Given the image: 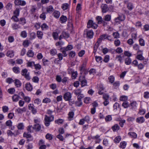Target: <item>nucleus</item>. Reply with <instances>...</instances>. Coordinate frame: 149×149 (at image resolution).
Here are the masks:
<instances>
[{
    "instance_id": "obj_1",
    "label": "nucleus",
    "mask_w": 149,
    "mask_h": 149,
    "mask_svg": "<svg viewBox=\"0 0 149 149\" xmlns=\"http://www.w3.org/2000/svg\"><path fill=\"white\" fill-rule=\"evenodd\" d=\"M97 27V24L93 22V20H89L87 24V27L88 28H92L94 29H96Z\"/></svg>"
},
{
    "instance_id": "obj_2",
    "label": "nucleus",
    "mask_w": 149,
    "mask_h": 149,
    "mask_svg": "<svg viewBox=\"0 0 149 149\" xmlns=\"http://www.w3.org/2000/svg\"><path fill=\"white\" fill-rule=\"evenodd\" d=\"M72 97V94L70 92H68L65 93L63 96L64 100L66 101L71 100Z\"/></svg>"
},
{
    "instance_id": "obj_3",
    "label": "nucleus",
    "mask_w": 149,
    "mask_h": 149,
    "mask_svg": "<svg viewBox=\"0 0 149 149\" xmlns=\"http://www.w3.org/2000/svg\"><path fill=\"white\" fill-rule=\"evenodd\" d=\"M125 16L123 15H119L118 17L115 19V21L116 23L119 22L120 21H123L125 19Z\"/></svg>"
},
{
    "instance_id": "obj_4",
    "label": "nucleus",
    "mask_w": 149,
    "mask_h": 149,
    "mask_svg": "<svg viewBox=\"0 0 149 149\" xmlns=\"http://www.w3.org/2000/svg\"><path fill=\"white\" fill-rule=\"evenodd\" d=\"M29 109L30 110L33 114H35L37 112V109L34 107L33 104H30L28 105Z\"/></svg>"
},
{
    "instance_id": "obj_5",
    "label": "nucleus",
    "mask_w": 149,
    "mask_h": 149,
    "mask_svg": "<svg viewBox=\"0 0 149 149\" xmlns=\"http://www.w3.org/2000/svg\"><path fill=\"white\" fill-rule=\"evenodd\" d=\"M77 96V100L78 101V102H76V103L77 106H80L82 104L81 100L82 98L84 97V95L83 94H82Z\"/></svg>"
},
{
    "instance_id": "obj_6",
    "label": "nucleus",
    "mask_w": 149,
    "mask_h": 149,
    "mask_svg": "<svg viewBox=\"0 0 149 149\" xmlns=\"http://www.w3.org/2000/svg\"><path fill=\"white\" fill-rule=\"evenodd\" d=\"M54 120V117L53 115H45V121H53Z\"/></svg>"
},
{
    "instance_id": "obj_7",
    "label": "nucleus",
    "mask_w": 149,
    "mask_h": 149,
    "mask_svg": "<svg viewBox=\"0 0 149 149\" xmlns=\"http://www.w3.org/2000/svg\"><path fill=\"white\" fill-rule=\"evenodd\" d=\"M93 35L94 33L92 30H88L87 31V37L89 38H92L93 37Z\"/></svg>"
},
{
    "instance_id": "obj_8",
    "label": "nucleus",
    "mask_w": 149,
    "mask_h": 149,
    "mask_svg": "<svg viewBox=\"0 0 149 149\" xmlns=\"http://www.w3.org/2000/svg\"><path fill=\"white\" fill-rule=\"evenodd\" d=\"M125 3L127 4V8L129 10H131L133 9L134 7L132 3L126 1H125Z\"/></svg>"
},
{
    "instance_id": "obj_9",
    "label": "nucleus",
    "mask_w": 149,
    "mask_h": 149,
    "mask_svg": "<svg viewBox=\"0 0 149 149\" xmlns=\"http://www.w3.org/2000/svg\"><path fill=\"white\" fill-rule=\"evenodd\" d=\"M26 108L25 107L22 109L20 108H18L16 109L15 111L19 113L22 114L23 112L26 111Z\"/></svg>"
},
{
    "instance_id": "obj_10",
    "label": "nucleus",
    "mask_w": 149,
    "mask_h": 149,
    "mask_svg": "<svg viewBox=\"0 0 149 149\" xmlns=\"http://www.w3.org/2000/svg\"><path fill=\"white\" fill-rule=\"evenodd\" d=\"M102 12L103 13H105L109 9L107 5L106 4H104L101 6Z\"/></svg>"
},
{
    "instance_id": "obj_11",
    "label": "nucleus",
    "mask_w": 149,
    "mask_h": 149,
    "mask_svg": "<svg viewBox=\"0 0 149 149\" xmlns=\"http://www.w3.org/2000/svg\"><path fill=\"white\" fill-rule=\"evenodd\" d=\"M25 88L26 90L29 91H31L33 89L32 86L29 83H27L26 84Z\"/></svg>"
},
{
    "instance_id": "obj_12",
    "label": "nucleus",
    "mask_w": 149,
    "mask_h": 149,
    "mask_svg": "<svg viewBox=\"0 0 149 149\" xmlns=\"http://www.w3.org/2000/svg\"><path fill=\"white\" fill-rule=\"evenodd\" d=\"M96 21L97 22V23L98 24H102L103 20L101 16H97L95 18Z\"/></svg>"
},
{
    "instance_id": "obj_13",
    "label": "nucleus",
    "mask_w": 149,
    "mask_h": 149,
    "mask_svg": "<svg viewBox=\"0 0 149 149\" xmlns=\"http://www.w3.org/2000/svg\"><path fill=\"white\" fill-rule=\"evenodd\" d=\"M20 98V96L17 94H14L12 97L13 101L15 102L18 101Z\"/></svg>"
},
{
    "instance_id": "obj_14",
    "label": "nucleus",
    "mask_w": 149,
    "mask_h": 149,
    "mask_svg": "<svg viewBox=\"0 0 149 149\" xmlns=\"http://www.w3.org/2000/svg\"><path fill=\"white\" fill-rule=\"evenodd\" d=\"M37 36L38 38L39 39H42V38L43 33L41 31H37Z\"/></svg>"
},
{
    "instance_id": "obj_15",
    "label": "nucleus",
    "mask_w": 149,
    "mask_h": 149,
    "mask_svg": "<svg viewBox=\"0 0 149 149\" xmlns=\"http://www.w3.org/2000/svg\"><path fill=\"white\" fill-rule=\"evenodd\" d=\"M67 18L66 16L62 15L60 18V21L61 23H63L65 22L67 20Z\"/></svg>"
},
{
    "instance_id": "obj_16",
    "label": "nucleus",
    "mask_w": 149,
    "mask_h": 149,
    "mask_svg": "<svg viewBox=\"0 0 149 149\" xmlns=\"http://www.w3.org/2000/svg\"><path fill=\"white\" fill-rule=\"evenodd\" d=\"M128 135L131 138L134 139L136 138L137 137V134L134 132H129Z\"/></svg>"
},
{
    "instance_id": "obj_17",
    "label": "nucleus",
    "mask_w": 149,
    "mask_h": 149,
    "mask_svg": "<svg viewBox=\"0 0 149 149\" xmlns=\"http://www.w3.org/2000/svg\"><path fill=\"white\" fill-rule=\"evenodd\" d=\"M81 81V85L82 87H83L85 86H87V81L86 79L84 78L82 79Z\"/></svg>"
},
{
    "instance_id": "obj_18",
    "label": "nucleus",
    "mask_w": 149,
    "mask_h": 149,
    "mask_svg": "<svg viewBox=\"0 0 149 149\" xmlns=\"http://www.w3.org/2000/svg\"><path fill=\"white\" fill-rule=\"evenodd\" d=\"M60 15V12L57 10H55L53 13V15L54 17L56 18H58L59 17Z\"/></svg>"
},
{
    "instance_id": "obj_19",
    "label": "nucleus",
    "mask_w": 149,
    "mask_h": 149,
    "mask_svg": "<svg viewBox=\"0 0 149 149\" xmlns=\"http://www.w3.org/2000/svg\"><path fill=\"white\" fill-rule=\"evenodd\" d=\"M74 115V113L72 111L70 112L68 114V119L69 120H73V117Z\"/></svg>"
},
{
    "instance_id": "obj_20",
    "label": "nucleus",
    "mask_w": 149,
    "mask_h": 149,
    "mask_svg": "<svg viewBox=\"0 0 149 149\" xmlns=\"http://www.w3.org/2000/svg\"><path fill=\"white\" fill-rule=\"evenodd\" d=\"M54 9L52 6H50L46 8V11L47 13H50L53 11Z\"/></svg>"
},
{
    "instance_id": "obj_21",
    "label": "nucleus",
    "mask_w": 149,
    "mask_h": 149,
    "mask_svg": "<svg viewBox=\"0 0 149 149\" xmlns=\"http://www.w3.org/2000/svg\"><path fill=\"white\" fill-rule=\"evenodd\" d=\"M6 55L7 56H9L10 58L13 57L14 56L13 51V50L8 51Z\"/></svg>"
},
{
    "instance_id": "obj_22",
    "label": "nucleus",
    "mask_w": 149,
    "mask_h": 149,
    "mask_svg": "<svg viewBox=\"0 0 149 149\" xmlns=\"http://www.w3.org/2000/svg\"><path fill=\"white\" fill-rule=\"evenodd\" d=\"M13 72L16 74H19L20 73V69L18 67H14L12 69Z\"/></svg>"
},
{
    "instance_id": "obj_23",
    "label": "nucleus",
    "mask_w": 149,
    "mask_h": 149,
    "mask_svg": "<svg viewBox=\"0 0 149 149\" xmlns=\"http://www.w3.org/2000/svg\"><path fill=\"white\" fill-rule=\"evenodd\" d=\"M41 27L43 31L49 29V26L46 24L44 23L41 26Z\"/></svg>"
},
{
    "instance_id": "obj_24",
    "label": "nucleus",
    "mask_w": 149,
    "mask_h": 149,
    "mask_svg": "<svg viewBox=\"0 0 149 149\" xmlns=\"http://www.w3.org/2000/svg\"><path fill=\"white\" fill-rule=\"evenodd\" d=\"M26 54L28 57H32L34 56V53L32 50H28Z\"/></svg>"
},
{
    "instance_id": "obj_25",
    "label": "nucleus",
    "mask_w": 149,
    "mask_h": 149,
    "mask_svg": "<svg viewBox=\"0 0 149 149\" xmlns=\"http://www.w3.org/2000/svg\"><path fill=\"white\" fill-rule=\"evenodd\" d=\"M126 145L127 143L125 141H123L120 143L119 147L122 148L124 149L126 147Z\"/></svg>"
},
{
    "instance_id": "obj_26",
    "label": "nucleus",
    "mask_w": 149,
    "mask_h": 149,
    "mask_svg": "<svg viewBox=\"0 0 149 149\" xmlns=\"http://www.w3.org/2000/svg\"><path fill=\"white\" fill-rule=\"evenodd\" d=\"M15 86L17 87H20L22 84V83L20 81L17 79H15Z\"/></svg>"
},
{
    "instance_id": "obj_27",
    "label": "nucleus",
    "mask_w": 149,
    "mask_h": 149,
    "mask_svg": "<svg viewBox=\"0 0 149 149\" xmlns=\"http://www.w3.org/2000/svg\"><path fill=\"white\" fill-rule=\"evenodd\" d=\"M34 129H35L36 131H39L41 130V127L40 126L39 124H36L34 125L33 126Z\"/></svg>"
},
{
    "instance_id": "obj_28",
    "label": "nucleus",
    "mask_w": 149,
    "mask_h": 149,
    "mask_svg": "<svg viewBox=\"0 0 149 149\" xmlns=\"http://www.w3.org/2000/svg\"><path fill=\"white\" fill-rule=\"evenodd\" d=\"M12 28L13 30H17L20 28L19 25L16 23H13L12 24Z\"/></svg>"
},
{
    "instance_id": "obj_29",
    "label": "nucleus",
    "mask_w": 149,
    "mask_h": 149,
    "mask_svg": "<svg viewBox=\"0 0 149 149\" xmlns=\"http://www.w3.org/2000/svg\"><path fill=\"white\" fill-rule=\"evenodd\" d=\"M107 35L103 34L100 36L99 38L98 39V41L100 42L104 39H106Z\"/></svg>"
},
{
    "instance_id": "obj_30",
    "label": "nucleus",
    "mask_w": 149,
    "mask_h": 149,
    "mask_svg": "<svg viewBox=\"0 0 149 149\" xmlns=\"http://www.w3.org/2000/svg\"><path fill=\"white\" fill-rule=\"evenodd\" d=\"M103 19L107 21H109L111 19V16L109 15H107L104 17Z\"/></svg>"
},
{
    "instance_id": "obj_31",
    "label": "nucleus",
    "mask_w": 149,
    "mask_h": 149,
    "mask_svg": "<svg viewBox=\"0 0 149 149\" xmlns=\"http://www.w3.org/2000/svg\"><path fill=\"white\" fill-rule=\"evenodd\" d=\"M121 139V137L120 136H116L114 140V141L116 143H118Z\"/></svg>"
},
{
    "instance_id": "obj_32",
    "label": "nucleus",
    "mask_w": 149,
    "mask_h": 149,
    "mask_svg": "<svg viewBox=\"0 0 149 149\" xmlns=\"http://www.w3.org/2000/svg\"><path fill=\"white\" fill-rule=\"evenodd\" d=\"M19 23L22 25H24L26 23V20L24 18L21 17L19 19Z\"/></svg>"
},
{
    "instance_id": "obj_33",
    "label": "nucleus",
    "mask_w": 149,
    "mask_h": 149,
    "mask_svg": "<svg viewBox=\"0 0 149 149\" xmlns=\"http://www.w3.org/2000/svg\"><path fill=\"white\" fill-rule=\"evenodd\" d=\"M139 45L142 46H144L145 45V42L144 40L142 38H140L139 40Z\"/></svg>"
},
{
    "instance_id": "obj_34",
    "label": "nucleus",
    "mask_w": 149,
    "mask_h": 149,
    "mask_svg": "<svg viewBox=\"0 0 149 149\" xmlns=\"http://www.w3.org/2000/svg\"><path fill=\"white\" fill-rule=\"evenodd\" d=\"M132 60L130 58H127L125 59V63L126 65H129L131 63Z\"/></svg>"
},
{
    "instance_id": "obj_35",
    "label": "nucleus",
    "mask_w": 149,
    "mask_h": 149,
    "mask_svg": "<svg viewBox=\"0 0 149 149\" xmlns=\"http://www.w3.org/2000/svg\"><path fill=\"white\" fill-rule=\"evenodd\" d=\"M114 43L116 46L118 47L120 45V42L119 39H116L114 41Z\"/></svg>"
},
{
    "instance_id": "obj_36",
    "label": "nucleus",
    "mask_w": 149,
    "mask_h": 149,
    "mask_svg": "<svg viewBox=\"0 0 149 149\" xmlns=\"http://www.w3.org/2000/svg\"><path fill=\"white\" fill-rule=\"evenodd\" d=\"M81 93V90L80 89H78L75 90L74 91V94L77 95H78L82 94Z\"/></svg>"
},
{
    "instance_id": "obj_37",
    "label": "nucleus",
    "mask_w": 149,
    "mask_h": 149,
    "mask_svg": "<svg viewBox=\"0 0 149 149\" xmlns=\"http://www.w3.org/2000/svg\"><path fill=\"white\" fill-rule=\"evenodd\" d=\"M58 34L56 32H54L52 33V36L55 40H57L58 38Z\"/></svg>"
},
{
    "instance_id": "obj_38",
    "label": "nucleus",
    "mask_w": 149,
    "mask_h": 149,
    "mask_svg": "<svg viewBox=\"0 0 149 149\" xmlns=\"http://www.w3.org/2000/svg\"><path fill=\"white\" fill-rule=\"evenodd\" d=\"M112 35L115 38L117 39L120 38V34L118 32L113 33Z\"/></svg>"
},
{
    "instance_id": "obj_39",
    "label": "nucleus",
    "mask_w": 149,
    "mask_h": 149,
    "mask_svg": "<svg viewBox=\"0 0 149 149\" xmlns=\"http://www.w3.org/2000/svg\"><path fill=\"white\" fill-rule=\"evenodd\" d=\"M69 6V4L67 3L63 4L61 6V8L63 10H67Z\"/></svg>"
},
{
    "instance_id": "obj_40",
    "label": "nucleus",
    "mask_w": 149,
    "mask_h": 149,
    "mask_svg": "<svg viewBox=\"0 0 149 149\" xmlns=\"http://www.w3.org/2000/svg\"><path fill=\"white\" fill-rule=\"evenodd\" d=\"M18 16L16 15L13 16L11 18V19L13 20L15 22H18L19 21Z\"/></svg>"
},
{
    "instance_id": "obj_41",
    "label": "nucleus",
    "mask_w": 149,
    "mask_h": 149,
    "mask_svg": "<svg viewBox=\"0 0 149 149\" xmlns=\"http://www.w3.org/2000/svg\"><path fill=\"white\" fill-rule=\"evenodd\" d=\"M20 36L23 38H25L27 36V33L25 31H23L21 32Z\"/></svg>"
},
{
    "instance_id": "obj_42",
    "label": "nucleus",
    "mask_w": 149,
    "mask_h": 149,
    "mask_svg": "<svg viewBox=\"0 0 149 149\" xmlns=\"http://www.w3.org/2000/svg\"><path fill=\"white\" fill-rule=\"evenodd\" d=\"M50 53L51 55L54 56L57 53V51L55 49H52L50 50Z\"/></svg>"
},
{
    "instance_id": "obj_43",
    "label": "nucleus",
    "mask_w": 149,
    "mask_h": 149,
    "mask_svg": "<svg viewBox=\"0 0 149 149\" xmlns=\"http://www.w3.org/2000/svg\"><path fill=\"white\" fill-rule=\"evenodd\" d=\"M14 81L11 78L9 77L6 79V82L9 84H10L13 82Z\"/></svg>"
},
{
    "instance_id": "obj_44",
    "label": "nucleus",
    "mask_w": 149,
    "mask_h": 149,
    "mask_svg": "<svg viewBox=\"0 0 149 149\" xmlns=\"http://www.w3.org/2000/svg\"><path fill=\"white\" fill-rule=\"evenodd\" d=\"M19 10L18 8H16V10L14 12V15H16L18 16L19 14Z\"/></svg>"
},
{
    "instance_id": "obj_45",
    "label": "nucleus",
    "mask_w": 149,
    "mask_h": 149,
    "mask_svg": "<svg viewBox=\"0 0 149 149\" xmlns=\"http://www.w3.org/2000/svg\"><path fill=\"white\" fill-rule=\"evenodd\" d=\"M29 43L28 40H25L23 43V45L25 47H28L29 46Z\"/></svg>"
},
{
    "instance_id": "obj_46",
    "label": "nucleus",
    "mask_w": 149,
    "mask_h": 149,
    "mask_svg": "<svg viewBox=\"0 0 149 149\" xmlns=\"http://www.w3.org/2000/svg\"><path fill=\"white\" fill-rule=\"evenodd\" d=\"M45 137L46 139L49 140H51L53 138L52 135L49 133L47 134L46 135Z\"/></svg>"
},
{
    "instance_id": "obj_47",
    "label": "nucleus",
    "mask_w": 149,
    "mask_h": 149,
    "mask_svg": "<svg viewBox=\"0 0 149 149\" xmlns=\"http://www.w3.org/2000/svg\"><path fill=\"white\" fill-rule=\"evenodd\" d=\"M122 106L124 108H126L128 107L129 104L128 102L127 101H125L122 104Z\"/></svg>"
},
{
    "instance_id": "obj_48",
    "label": "nucleus",
    "mask_w": 149,
    "mask_h": 149,
    "mask_svg": "<svg viewBox=\"0 0 149 149\" xmlns=\"http://www.w3.org/2000/svg\"><path fill=\"white\" fill-rule=\"evenodd\" d=\"M127 99V97L126 96H122L120 97V100L121 101H126Z\"/></svg>"
},
{
    "instance_id": "obj_49",
    "label": "nucleus",
    "mask_w": 149,
    "mask_h": 149,
    "mask_svg": "<svg viewBox=\"0 0 149 149\" xmlns=\"http://www.w3.org/2000/svg\"><path fill=\"white\" fill-rule=\"evenodd\" d=\"M40 24H41L40 23H36L35 24L34 27L36 30H38L41 27Z\"/></svg>"
},
{
    "instance_id": "obj_50",
    "label": "nucleus",
    "mask_w": 149,
    "mask_h": 149,
    "mask_svg": "<svg viewBox=\"0 0 149 149\" xmlns=\"http://www.w3.org/2000/svg\"><path fill=\"white\" fill-rule=\"evenodd\" d=\"M56 80L58 82H61L62 81V78L60 75H57L56 77Z\"/></svg>"
},
{
    "instance_id": "obj_51",
    "label": "nucleus",
    "mask_w": 149,
    "mask_h": 149,
    "mask_svg": "<svg viewBox=\"0 0 149 149\" xmlns=\"http://www.w3.org/2000/svg\"><path fill=\"white\" fill-rule=\"evenodd\" d=\"M34 129L32 125H30L28 127L27 130L30 132H33V130Z\"/></svg>"
},
{
    "instance_id": "obj_52",
    "label": "nucleus",
    "mask_w": 149,
    "mask_h": 149,
    "mask_svg": "<svg viewBox=\"0 0 149 149\" xmlns=\"http://www.w3.org/2000/svg\"><path fill=\"white\" fill-rule=\"evenodd\" d=\"M119 127L118 125L116 124L112 127V129L114 131H115L119 129Z\"/></svg>"
},
{
    "instance_id": "obj_53",
    "label": "nucleus",
    "mask_w": 149,
    "mask_h": 149,
    "mask_svg": "<svg viewBox=\"0 0 149 149\" xmlns=\"http://www.w3.org/2000/svg\"><path fill=\"white\" fill-rule=\"evenodd\" d=\"M23 136L24 137H26L27 138H31L32 139V136L30 134L24 133V134Z\"/></svg>"
},
{
    "instance_id": "obj_54",
    "label": "nucleus",
    "mask_w": 149,
    "mask_h": 149,
    "mask_svg": "<svg viewBox=\"0 0 149 149\" xmlns=\"http://www.w3.org/2000/svg\"><path fill=\"white\" fill-rule=\"evenodd\" d=\"M95 58L96 61L97 62H101L102 59V58L101 56H96L95 57Z\"/></svg>"
},
{
    "instance_id": "obj_55",
    "label": "nucleus",
    "mask_w": 149,
    "mask_h": 149,
    "mask_svg": "<svg viewBox=\"0 0 149 149\" xmlns=\"http://www.w3.org/2000/svg\"><path fill=\"white\" fill-rule=\"evenodd\" d=\"M40 18L42 19V20H45L46 18L45 13L43 12L40 16Z\"/></svg>"
},
{
    "instance_id": "obj_56",
    "label": "nucleus",
    "mask_w": 149,
    "mask_h": 149,
    "mask_svg": "<svg viewBox=\"0 0 149 149\" xmlns=\"http://www.w3.org/2000/svg\"><path fill=\"white\" fill-rule=\"evenodd\" d=\"M116 58L117 59L118 61H119L120 63H122V57L121 55H117Z\"/></svg>"
},
{
    "instance_id": "obj_57",
    "label": "nucleus",
    "mask_w": 149,
    "mask_h": 149,
    "mask_svg": "<svg viewBox=\"0 0 149 149\" xmlns=\"http://www.w3.org/2000/svg\"><path fill=\"white\" fill-rule=\"evenodd\" d=\"M23 98L25 102L28 103H29L31 100L30 98L28 96H24Z\"/></svg>"
},
{
    "instance_id": "obj_58",
    "label": "nucleus",
    "mask_w": 149,
    "mask_h": 149,
    "mask_svg": "<svg viewBox=\"0 0 149 149\" xmlns=\"http://www.w3.org/2000/svg\"><path fill=\"white\" fill-rule=\"evenodd\" d=\"M105 119L106 121H110L112 119L111 116L110 115H108L105 117Z\"/></svg>"
},
{
    "instance_id": "obj_59",
    "label": "nucleus",
    "mask_w": 149,
    "mask_h": 149,
    "mask_svg": "<svg viewBox=\"0 0 149 149\" xmlns=\"http://www.w3.org/2000/svg\"><path fill=\"white\" fill-rule=\"evenodd\" d=\"M15 90L14 88H12L8 89V92L10 94H13L15 92Z\"/></svg>"
},
{
    "instance_id": "obj_60",
    "label": "nucleus",
    "mask_w": 149,
    "mask_h": 149,
    "mask_svg": "<svg viewBox=\"0 0 149 149\" xmlns=\"http://www.w3.org/2000/svg\"><path fill=\"white\" fill-rule=\"evenodd\" d=\"M34 66L36 70H39L41 68V66L39 64H35Z\"/></svg>"
},
{
    "instance_id": "obj_61",
    "label": "nucleus",
    "mask_w": 149,
    "mask_h": 149,
    "mask_svg": "<svg viewBox=\"0 0 149 149\" xmlns=\"http://www.w3.org/2000/svg\"><path fill=\"white\" fill-rule=\"evenodd\" d=\"M51 100L49 98H46L43 100L42 102L44 103H48L50 102Z\"/></svg>"
},
{
    "instance_id": "obj_62",
    "label": "nucleus",
    "mask_w": 149,
    "mask_h": 149,
    "mask_svg": "<svg viewBox=\"0 0 149 149\" xmlns=\"http://www.w3.org/2000/svg\"><path fill=\"white\" fill-rule=\"evenodd\" d=\"M49 87L51 89L53 90L55 89L57 87L56 85L55 84H52L49 85Z\"/></svg>"
},
{
    "instance_id": "obj_63",
    "label": "nucleus",
    "mask_w": 149,
    "mask_h": 149,
    "mask_svg": "<svg viewBox=\"0 0 149 149\" xmlns=\"http://www.w3.org/2000/svg\"><path fill=\"white\" fill-rule=\"evenodd\" d=\"M137 35L136 33H132L131 35L132 39L134 40H136L137 38Z\"/></svg>"
},
{
    "instance_id": "obj_64",
    "label": "nucleus",
    "mask_w": 149,
    "mask_h": 149,
    "mask_svg": "<svg viewBox=\"0 0 149 149\" xmlns=\"http://www.w3.org/2000/svg\"><path fill=\"white\" fill-rule=\"evenodd\" d=\"M116 52L118 54H120L123 52V50L121 47H118L116 50Z\"/></svg>"
}]
</instances>
